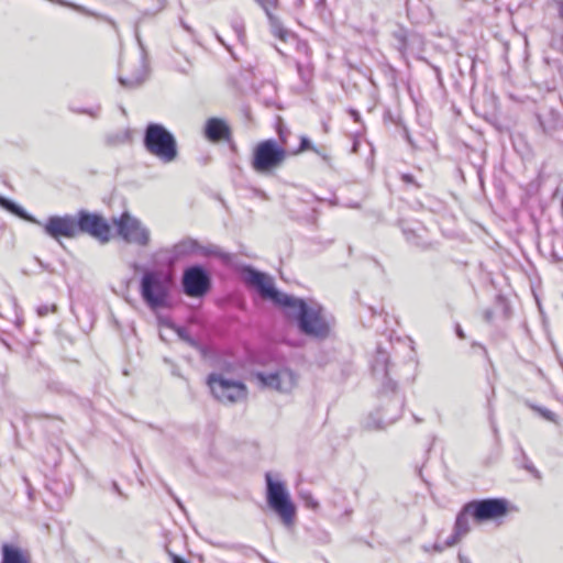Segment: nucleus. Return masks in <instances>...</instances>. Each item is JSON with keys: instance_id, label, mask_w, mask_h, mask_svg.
Wrapping results in <instances>:
<instances>
[{"instance_id": "obj_1", "label": "nucleus", "mask_w": 563, "mask_h": 563, "mask_svg": "<svg viewBox=\"0 0 563 563\" xmlns=\"http://www.w3.org/2000/svg\"><path fill=\"white\" fill-rule=\"evenodd\" d=\"M243 276L267 300L283 313L291 319L298 331L312 339L325 340L331 334V322L324 314V307L313 301L309 305L307 299L282 291L276 287L274 278L250 264H244Z\"/></svg>"}, {"instance_id": "obj_2", "label": "nucleus", "mask_w": 563, "mask_h": 563, "mask_svg": "<svg viewBox=\"0 0 563 563\" xmlns=\"http://www.w3.org/2000/svg\"><path fill=\"white\" fill-rule=\"evenodd\" d=\"M43 232L51 239L60 242V239H76L89 235L100 244H107L112 239V225L106 217L98 211L79 209L75 214H52L43 223Z\"/></svg>"}, {"instance_id": "obj_3", "label": "nucleus", "mask_w": 563, "mask_h": 563, "mask_svg": "<svg viewBox=\"0 0 563 563\" xmlns=\"http://www.w3.org/2000/svg\"><path fill=\"white\" fill-rule=\"evenodd\" d=\"M135 271H141L139 292L144 305L152 311L170 308L173 305L174 276L163 269L144 267L137 263Z\"/></svg>"}, {"instance_id": "obj_4", "label": "nucleus", "mask_w": 563, "mask_h": 563, "mask_svg": "<svg viewBox=\"0 0 563 563\" xmlns=\"http://www.w3.org/2000/svg\"><path fill=\"white\" fill-rule=\"evenodd\" d=\"M158 254L166 266H174L194 255L212 256L220 260L224 266H234V255L232 253L223 251L219 245L212 243L202 245L197 239L191 236L184 238L169 247L161 249Z\"/></svg>"}, {"instance_id": "obj_5", "label": "nucleus", "mask_w": 563, "mask_h": 563, "mask_svg": "<svg viewBox=\"0 0 563 563\" xmlns=\"http://www.w3.org/2000/svg\"><path fill=\"white\" fill-rule=\"evenodd\" d=\"M142 145L148 154L164 164L173 163L179 156L175 134L159 122L146 123L143 129Z\"/></svg>"}, {"instance_id": "obj_6", "label": "nucleus", "mask_w": 563, "mask_h": 563, "mask_svg": "<svg viewBox=\"0 0 563 563\" xmlns=\"http://www.w3.org/2000/svg\"><path fill=\"white\" fill-rule=\"evenodd\" d=\"M265 499L268 509L278 517L285 527L289 528L295 525L297 507L286 483L275 478L272 472L265 473Z\"/></svg>"}, {"instance_id": "obj_7", "label": "nucleus", "mask_w": 563, "mask_h": 563, "mask_svg": "<svg viewBox=\"0 0 563 563\" xmlns=\"http://www.w3.org/2000/svg\"><path fill=\"white\" fill-rule=\"evenodd\" d=\"M288 156L289 152L277 140L265 139L254 145L250 165L256 174L272 176L284 165Z\"/></svg>"}, {"instance_id": "obj_8", "label": "nucleus", "mask_w": 563, "mask_h": 563, "mask_svg": "<svg viewBox=\"0 0 563 563\" xmlns=\"http://www.w3.org/2000/svg\"><path fill=\"white\" fill-rule=\"evenodd\" d=\"M380 395L388 396L389 394H393L394 398L388 404V408L377 409L375 412H372L368 416L366 428L372 430L385 429L387 426L397 421L401 415V410L405 404L404 398L396 395L398 387L397 382L391 379L388 373L386 376H380Z\"/></svg>"}, {"instance_id": "obj_9", "label": "nucleus", "mask_w": 563, "mask_h": 563, "mask_svg": "<svg viewBox=\"0 0 563 563\" xmlns=\"http://www.w3.org/2000/svg\"><path fill=\"white\" fill-rule=\"evenodd\" d=\"M466 511L475 523L482 525L489 521H500L514 508L505 497H486L466 501Z\"/></svg>"}, {"instance_id": "obj_10", "label": "nucleus", "mask_w": 563, "mask_h": 563, "mask_svg": "<svg viewBox=\"0 0 563 563\" xmlns=\"http://www.w3.org/2000/svg\"><path fill=\"white\" fill-rule=\"evenodd\" d=\"M115 234L126 244L145 247L151 242V232L142 221L124 210L119 217L111 219Z\"/></svg>"}, {"instance_id": "obj_11", "label": "nucleus", "mask_w": 563, "mask_h": 563, "mask_svg": "<svg viewBox=\"0 0 563 563\" xmlns=\"http://www.w3.org/2000/svg\"><path fill=\"white\" fill-rule=\"evenodd\" d=\"M133 47L136 51V62L133 69L128 75L120 74L118 80L120 85L126 89L140 87L148 76L147 52L142 42V37H133ZM129 63L125 60L124 54L120 58V71H125Z\"/></svg>"}, {"instance_id": "obj_12", "label": "nucleus", "mask_w": 563, "mask_h": 563, "mask_svg": "<svg viewBox=\"0 0 563 563\" xmlns=\"http://www.w3.org/2000/svg\"><path fill=\"white\" fill-rule=\"evenodd\" d=\"M180 286L187 297L200 299L211 290L212 278L202 264L196 263L184 268Z\"/></svg>"}, {"instance_id": "obj_13", "label": "nucleus", "mask_w": 563, "mask_h": 563, "mask_svg": "<svg viewBox=\"0 0 563 563\" xmlns=\"http://www.w3.org/2000/svg\"><path fill=\"white\" fill-rule=\"evenodd\" d=\"M207 384L214 398L222 402L234 404L247 395L246 385L242 380L227 378L219 373H210Z\"/></svg>"}, {"instance_id": "obj_14", "label": "nucleus", "mask_w": 563, "mask_h": 563, "mask_svg": "<svg viewBox=\"0 0 563 563\" xmlns=\"http://www.w3.org/2000/svg\"><path fill=\"white\" fill-rule=\"evenodd\" d=\"M253 377L263 389H274L280 393L290 391L294 387L295 374L290 369L265 373L262 371L253 372Z\"/></svg>"}, {"instance_id": "obj_15", "label": "nucleus", "mask_w": 563, "mask_h": 563, "mask_svg": "<svg viewBox=\"0 0 563 563\" xmlns=\"http://www.w3.org/2000/svg\"><path fill=\"white\" fill-rule=\"evenodd\" d=\"M202 136L210 143L227 142L232 150L236 148L233 142L232 129L223 118H208L202 128Z\"/></svg>"}, {"instance_id": "obj_16", "label": "nucleus", "mask_w": 563, "mask_h": 563, "mask_svg": "<svg viewBox=\"0 0 563 563\" xmlns=\"http://www.w3.org/2000/svg\"><path fill=\"white\" fill-rule=\"evenodd\" d=\"M537 121L543 134L552 136L555 132L563 129V118L560 112L553 108L545 112L537 113Z\"/></svg>"}, {"instance_id": "obj_17", "label": "nucleus", "mask_w": 563, "mask_h": 563, "mask_svg": "<svg viewBox=\"0 0 563 563\" xmlns=\"http://www.w3.org/2000/svg\"><path fill=\"white\" fill-rule=\"evenodd\" d=\"M0 563H32L30 553L21 547L4 542L0 547Z\"/></svg>"}, {"instance_id": "obj_18", "label": "nucleus", "mask_w": 563, "mask_h": 563, "mask_svg": "<svg viewBox=\"0 0 563 563\" xmlns=\"http://www.w3.org/2000/svg\"><path fill=\"white\" fill-rule=\"evenodd\" d=\"M0 209L5 210L7 212L11 213L12 216L30 222L32 224H36L43 228L42 221L36 219L33 214H31L25 208H23L20 203L14 201L13 199L5 197L3 195H0Z\"/></svg>"}, {"instance_id": "obj_19", "label": "nucleus", "mask_w": 563, "mask_h": 563, "mask_svg": "<svg viewBox=\"0 0 563 563\" xmlns=\"http://www.w3.org/2000/svg\"><path fill=\"white\" fill-rule=\"evenodd\" d=\"M260 5L264 9L269 25H271V32L273 35H288L287 30L283 26V23L278 19V16L274 15L272 10L275 7L276 0H256Z\"/></svg>"}, {"instance_id": "obj_20", "label": "nucleus", "mask_w": 563, "mask_h": 563, "mask_svg": "<svg viewBox=\"0 0 563 563\" xmlns=\"http://www.w3.org/2000/svg\"><path fill=\"white\" fill-rule=\"evenodd\" d=\"M467 505L466 503L461 507L459 512L456 514L453 531L459 533L460 536L464 537L466 536L470 530V522L468 519L471 518V514L466 511Z\"/></svg>"}, {"instance_id": "obj_21", "label": "nucleus", "mask_w": 563, "mask_h": 563, "mask_svg": "<svg viewBox=\"0 0 563 563\" xmlns=\"http://www.w3.org/2000/svg\"><path fill=\"white\" fill-rule=\"evenodd\" d=\"M388 354L380 347L377 349L376 356L372 364L373 375L376 377L386 376L388 373Z\"/></svg>"}, {"instance_id": "obj_22", "label": "nucleus", "mask_w": 563, "mask_h": 563, "mask_svg": "<svg viewBox=\"0 0 563 563\" xmlns=\"http://www.w3.org/2000/svg\"><path fill=\"white\" fill-rule=\"evenodd\" d=\"M230 41H227L225 37H222V36H219V37H214V41L222 45L223 47L227 48V51L231 54V56L234 58V59H238V55L235 53V47L238 45L242 46L243 45V40L245 37H228Z\"/></svg>"}, {"instance_id": "obj_23", "label": "nucleus", "mask_w": 563, "mask_h": 563, "mask_svg": "<svg viewBox=\"0 0 563 563\" xmlns=\"http://www.w3.org/2000/svg\"><path fill=\"white\" fill-rule=\"evenodd\" d=\"M230 550L240 553L244 558L257 555L263 562L269 563L268 560L263 554H261L256 549H254L252 547L241 544V543H234V544L230 545Z\"/></svg>"}, {"instance_id": "obj_24", "label": "nucleus", "mask_w": 563, "mask_h": 563, "mask_svg": "<svg viewBox=\"0 0 563 563\" xmlns=\"http://www.w3.org/2000/svg\"><path fill=\"white\" fill-rule=\"evenodd\" d=\"M307 151L320 154V148H318L307 135H300L298 147L292 152H289V155H298Z\"/></svg>"}, {"instance_id": "obj_25", "label": "nucleus", "mask_w": 563, "mask_h": 563, "mask_svg": "<svg viewBox=\"0 0 563 563\" xmlns=\"http://www.w3.org/2000/svg\"><path fill=\"white\" fill-rule=\"evenodd\" d=\"M130 140V131L125 130L123 132H115L108 134L106 136V144L108 146L114 147L122 144H125Z\"/></svg>"}, {"instance_id": "obj_26", "label": "nucleus", "mask_w": 563, "mask_h": 563, "mask_svg": "<svg viewBox=\"0 0 563 563\" xmlns=\"http://www.w3.org/2000/svg\"><path fill=\"white\" fill-rule=\"evenodd\" d=\"M275 130L278 135L277 142L279 144L284 145V147H286L287 142H288V136L290 135V130L280 117H278L276 120Z\"/></svg>"}, {"instance_id": "obj_27", "label": "nucleus", "mask_w": 563, "mask_h": 563, "mask_svg": "<svg viewBox=\"0 0 563 563\" xmlns=\"http://www.w3.org/2000/svg\"><path fill=\"white\" fill-rule=\"evenodd\" d=\"M173 331L176 333L179 340L187 343L189 346L196 345V338H194L185 327L176 323Z\"/></svg>"}, {"instance_id": "obj_28", "label": "nucleus", "mask_w": 563, "mask_h": 563, "mask_svg": "<svg viewBox=\"0 0 563 563\" xmlns=\"http://www.w3.org/2000/svg\"><path fill=\"white\" fill-rule=\"evenodd\" d=\"M397 38V48L402 54H411L413 55V48L411 40H419L420 37H396Z\"/></svg>"}, {"instance_id": "obj_29", "label": "nucleus", "mask_w": 563, "mask_h": 563, "mask_svg": "<svg viewBox=\"0 0 563 563\" xmlns=\"http://www.w3.org/2000/svg\"><path fill=\"white\" fill-rule=\"evenodd\" d=\"M51 1L55 2V3H58V4H62V5H65V7H68L70 9H73V10H76L77 12H79L81 14L99 18V15L96 12H92V11L88 10L87 8H85L82 5H79V4H76V3H73V2H67V1H64V0H51Z\"/></svg>"}, {"instance_id": "obj_30", "label": "nucleus", "mask_w": 563, "mask_h": 563, "mask_svg": "<svg viewBox=\"0 0 563 563\" xmlns=\"http://www.w3.org/2000/svg\"><path fill=\"white\" fill-rule=\"evenodd\" d=\"M300 499L303 501L305 506L311 510H318L320 507L319 501L313 497V495L310 492H300L299 493Z\"/></svg>"}, {"instance_id": "obj_31", "label": "nucleus", "mask_w": 563, "mask_h": 563, "mask_svg": "<svg viewBox=\"0 0 563 563\" xmlns=\"http://www.w3.org/2000/svg\"><path fill=\"white\" fill-rule=\"evenodd\" d=\"M521 453H522V456H523V464H522V467L529 472L534 478L537 479H540L541 478V473L539 472V470L533 465V463L528 459V456L526 455L525 451L521 449Z\"/></svg>"}, {"instance_id": "obj_32", "label": "nucleus", "mask_w": 563, "mask_h": 563, "mask_svg": "<svg viewBox=\"0 0 563 563\" xmlns=\"http://www.w3.org/2000/svg\"><path fill=\"white\" fill-rule=\"evenodd\" d=\"M530 408L537 411L543 419L551 422L555 421V413L550 409L538 405H530Z\"/></svg>"}, {"instance_id": "obj_33", "label": "nucleus", "mask_w": 563, "mask_h": 563, "mask_svg": "<svg viewBox=\"0 0 563 563\" xmlns=\"http://www.w3.org/2000/svg\"><path fill=\"white\" fill-rule=\"evenodd\" d=\"M190 346L197 350L203 358H208L212 354L211 349L208 345L201 343L198 339H196V345Z\"/></svg>"}, {"instance_id": "obj_34", "label": "nucleus", "mask_w": 563, "mask_h": 563, "mask_svg": "<svg viewBox=\"0 0 563 563\" xmlns=\"http://www.w3.org/2000/svg\"><path fill=\"white\" fill-rule=\"evenodd\" d=\"M57 311V305L55 303H52V305H40L37 308H36V312L38 314V317H45L47 316L49 312H56Z\"/></svg>"}, {"instance_id": "obj_35", "label": "nucleus", "mask_w": 563, "mask_h": 563, "mask_svg": "<svg viewBox=\"0 0 563 563\" xmlns=\"http://www.w3.org/2000/svg\"><path fill=\"white\" fill-rule=\"evenodd\" d=\"M294 42H296L297 49L299 52L305 53L306 55H309L310 48L308 46V43L306 40H302L300 37H290Z\"/></svg>"}, {"instance_id": "obj_36", "label": "nucleus", "mask_w": 563, "mask_h": 563, "mask_svg": "<svg viewBox=\"0 0 563 563\" xmlns=\"http://www.w3.org/2000/svg\"><path fill=\"white\" fill-rule=\"evenodd\" d=\"M400 179L406 185H413L417 188L421 187V185L417 181L416 177L410 173H402L400 175Z\"/></svg>"}, {"instance_id": "obj_37", "label": "nucleus", "mask_w": 563, "mask_h": 563, "mask_svg": "<svg viewBox=\"0 0 563 563\" xmlns=\"http://www.w3.org/2000/svg\"><path fill=\"white\" fill-rule=\"evenodd\" d=\"M71 111L79 114H87L91 118H97L99 113V108L92 109V108H78L74 109L71 108Z\"/></svg>"}, {"instance_id": "obj_38", "label": "nucleus", "mask_w": 563, "mask_h": 563, "mask_svg": "<svg viewBox=\"0 0 563 563\" xmlns=\"http://www.w3.org/2000/svg\"><path fill=\"white\" fill-rule=\"evenodd\" d=\"M232 30L234 33H236V35H242L245 31L243 21L238 18L234 19L232 21Z\"/></svg>"}, {"instance_id": "obj_39", "label": "nucleus", "mask_w": 563, "mask_h": 563, "mask_svg": "<svg viewBox=\"0 0 563 563\" xmlns=\"http://www.w3.org/2000/svg\"><path fill=\"white\" fill-rule=\"evenodd\" d=\"M463 537L453 531V533L445 540L444 545L445 547H454L456 545Z\"/></svg>"}, {"instance_id": "obj_40", "label": "nucleus", "mask_w": 563, "mask_h": 563, "mask_svg": "<svg viewBox=\"0 0 563 563\" xmlns=\"http://www.w3.org/2000/svg\"><path fill=\"white\" fill-rule=\"evenodd\" d=\"M168 555H169L172 563H191L189 560H187L184 556L176 554L172 551H168Z\"/></svg>"}, {"instance_id": "obj_41", "label": "nucleus", "mask_w": 563, "mask_h": 563, "mask_svg": "<svg viewBox=\"0 0 563 563\" xmlns=\"http://www.w3.org/2000/svg\"><path fill=\"white\" fill-rule=\"evenodd\" d=\"M157 320H158L159 325L168 328L170 330H173L176 324L172 319L166 318V317H158Z\"/></svg>"}, {"instance_id": "obj_42", "label": "nucleus", "mask_w": 563, "mask_h": 563, "mask_svg": "<svg viewBox=\"0 0 563 563\" xmlns=\"http://www.w3.org/2000/svg\"><path fill=\"white\" fill-rule=\"evenodd\" d=\"M550 45L563 52V37H551Z\"/></svg>"}, {"instance_id": "obj_43", "label": "nucleus", "mask_w": 563, "mask_h": 563, "mask_svg": "<svg viewBox=\"0 0 563 563\" xmlns=\"http://www.w3.org/2000/svg\"><path fill=\"white\" fill-rule=\"evenodd\" d=\"M553 5L559 16L563 20V0H553Z\"/></svg>"}, {"instance_id": "obj_44", "label": "nucleus", "mask_w": 563, "mask_h": 563, "mask_svg": "<svg viewBox=\"0 0 563 563\" xmlns=\"http://www.w3.org/2000/svg\"><path fill=\"white\" fill-rule=\"evenodd\" d=\"M455 334L461 340H464L466 338L465 332L463 331L460 323L455 324Z\"/></svg>"}, {"instance_id": "obj_45", "label": "nucleus", "mask_w": 563, "mask_h": 563, "mask_svg": "<svg viewBox=\"0 0 563 563\" xmlns=\"http://www.w3.org/2000/svg\"><path fill=\"white\" fill-rule=\"evenodd\" d=\"M111 487H112V490L115 492L119 496L124 497V498L126 497L115 481H112Z\"/></svg>"}, {"instance_id": "obj_46", "label": "nucleus", "mask_w": 563, "mask_h": 563, "mask_svg": "<svg viewBox=\"0 0 563 563\" xmlns=\"http://www.w3.org/2000/svg\"><path fill=\"white\" fill-rule=\"evenodd\" d=\"M444 547H445L444 544H441L439 542H435V543L431 544L432 551H434L437 553L443 552Z\"/></svg>"}, {"instance_id": "obj_47", "label": "nucleus", "mask_w": 563, "mask_h": 563, "mask_svg": "<svg viewBox=\"0 0 563 563\" xmlns=\"http://www.w3.org/2000/svg\"><path fill=\"white\" fill-rule=\"evenodd\" d=\"M318 155L331 167V157L323 150H320Z\"/></svg>"}, {"instance_id": "obj_48", "label": "nucleus", "mask_w": 563, "mask_h": 563, "mask_svg": "<svg viewBox=\"0 0 563 563\" xmlns=\"http://www.w3.org/2000/svg\"><path fill=\"white\" fill-rule=\"evenodd\" d=\"M179 45H180V46H185V44H184V43H177V44H174V48H175L177 52H179L181 55H184V57H185L186 59H188V54H187V52H186V51H181V49L179 48Z\"/></svg>"}, {"instance_id": "obj_49", "label": "nucleus", "mask_w": 563, "mask_h": 563, "mask_svg": "<svg viewBox=\"0 0 563 563\" xmlns=\"http://www.w3.org/2000/svg\"><path fill=\"white\" fill-rule=\"evenodd\" d=\"M494 317V312L493 310L488 309L484 312V319L487 321V322H490L492 319Z\"/></svg>"}, {"instance_id": "obj_50", "label": "nucleus", "mask_w": 563, "mask_h": 563, "mask_svg": "<svg viewBox=\"0 0 563 563\" xmlns=\"http://www.w3.org/2000/svg\"><path fill=\"white\" fill-rule=\"evenodd\" d=\"M457 560L460 563H471L470 559L462 554L461 552H459L457 554Z\"/></svg>"}, {"instance_id": "obj_51", "label": "nucleus", "mask_w": 563, "mask_h": 563, "mask_svg": "<svg viewBox=\"0 0 563 563\" xmlns=\"http://www.w3.org/2000/svg\"><path fill=\"white\" fill-rule=\"evenodd\" d=\"M350 114L354 119V121L360 120L361 115L360 112L356 109H350Z\"/></svg>"}, {"instance_id": "obj_52", "label": "nucleus", "mask_w": 563, "mask_h": 563, "mask_svg": "<svg viewBox=\"0 0 563 563\" xmlns=\"http://www.w3.org/2000/svg\"><path fill=\"white\" fill-rule=\"evenodd\" d=\"M384 121H390V122H394V118H393V113L387 110L385 113H384Z\"/></svg>"}, {"instance_id": "obj_53", "label": "nucleus", "mask_w": 563, "mask_h": 563, "mask_svg": "<svg viewBox=\"0 0 563 563\" xmlns=\"http://www.w3.org/2000/svg\"><path fill=\"white\" fill-rule=\"evenodd\" d=\"M180 40H185L189 45L194 46L196 45L195 37H179Z\"/></svg>"}, {"instance_id": "obj_54", "label": "nucleus", "mask_w": 563, "mask_h": 563, "mask_svg": "<svg viewBox=\"0 0 563 563\" xmlns=\"http://www.w3.org/2000/svg\"><path fill=\"white\" fill-rule=\"evenodd\" d=\"M35 261L38 263V265H40L43 269H48V265H47V264H45L41 258L35 257Z\"/></svg>"}, {"instance_id": "obj_55", "label": "nucleus", "mask_w": 563, "mask_h": 563, "mask_svg": "<svg viewBox=\"0 0 563 563\" xmlns=\"http://www.w3.org/2000/svg\"><path fill=\"white\" fill-rule=\"evenodd\" d=\"M433 70L437 75V78L441 80V69L438 66H433Z\"/></svg>"}, {"instance_id": "obj_56", "label": "nucleus", "mask_w": 563, "mask_h": 563, "mask_svg": "<svg viewBox=\"0 0 563 563\" xmlns=\"http://www.w3.org/2000/svg\"><path fill=\"white\" fill-rule=\"evenodd\" d=\"M467 57L471 59V65L472 67H474V63H475V55L474 54H471L470 52H467Z\"/></svg>"}, {"instance_id": "obj_57", "label": "nucleus", "mask_w": 563, "mask_h": 563, "mask_svg": "<svg viewBox=\"0 0 563 563\" xmlns=\"http://www.w3.org/2000/svg\"><path fill=\"white\" fill-rule=\"evenodd\" d=\"M421 549H422L426 553H429V552L432 550L431 545H429V544H423Z\"/></svg>"}, {"instance_id": "obj_58", "label": "nucleus", "mask_w": 563, "mask_h": 563, "mask_svg": "<svg viewBox=\"0 0 563 563\" xmlns=\"http://www.w3.org/2000/svg\"><path fill=\"white\" fill-rule=\"evenodd\" d=\"M0 342L8 349V350H11V344L5 341L4 339H0Z\"/></svg>"}, {"instance_id": "obj_59", "label": "nucleus", "mask_w": 563, "mask_h": 563, "mask_svg": "<svg viewBox=\"0 0 563 563\" xmlns=\"http://www.w3.org/2000/svg\"><path fill=\"white\" fill-rule=\"evenodd\" d=\"M45 418H47V419H48V422H49V423L57 422V423L59 424V423L62 422V421L56 420V419H53V418H51V417H48V416H45Z\"/></svg>"}, {"instance_id": "obj_60", "label": "nucleus", "mask_w": 563, "mask_h": 563, "mask_svg": "<svg viewBox=\"0 0 563 563\" xmlns=\"http://www.w3.org/2000/svg\"><path fill=\"white\" fill-rule=\"evenodd\" d=\"M453 47L456 49L457 55L463 56V54L459 51V45L456 42H453Z\"/></svg>"}, {"instance_id": "obj_61", "label": "nucleus", "mask_w": 563, "mask_h": 563, "mask_svg": "<svg viewBox=\"0 0 563 563\" xmlns=\"http://www.w3.org/2000/svg\"><path fill=\"white\" fill-rule=\"evenodd\" d=\"M522 40V44L525 45V47L528 46V36H525V37H521Z\"/></svg>"}, {"instance_id": "obj_62", "label": "nucleus", "mask_w": 563, "mask_h": 563, "mask_svg": "<svg viewBox=\"0 0 563 563\" xmlns=\"http://www.w3.org/2000/svg\"><path fill=\"white\" fill-rule=\"evenodd\" d=\"M405 135H406L407 141L411 142V139H410V135H409V132L407 129H405Z\"/></svg>"}, {"instance_id": "obj_63", "label": "nucleus", "mask_w": 563, "mask_h": 563, "mask_svg": "<svg viewBox=\"0 0 563 563\" xmlns=\"http://www.w3.org/2000/svg\"><path fill=\"white\" fill-rule=\"evenodd\" d=\"M54 433H60L62 432V429L60 427L58 426L56 429L53 430Z\"/></svg>"}, {"instance_id": "obj_64", "label": "nucleus", "mask_w": 563, "mask_h": 563, "mask_svg": "<svg viewBox=\"0 0 563 563\" xmlns=\"http://www.w3.org/2000/svg\"><path fill=\"white\" fill-rule=\"evenodd\" d=\"M413 419H415V421H416V422H418V423L422 421V419H421V418H419V417H417V416H413Z\"/></svg>"}]
</instances>
